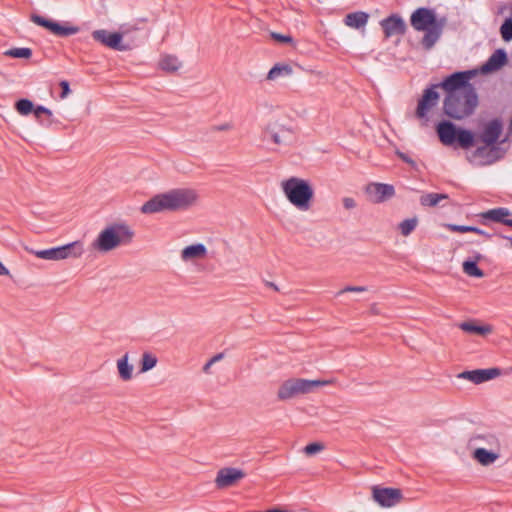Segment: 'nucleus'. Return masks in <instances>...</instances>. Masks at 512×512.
Segmentation results:
<instances>
[{
  "instance_id": "f257e3e1",
  "label": "nucleus",
  "mask_w": 512,
  "mask_h": 512,
  "mask_svg": "<svg viewBox=\"0 0 512 512\" xmlns=\"http://www.w3.org/2000/svg\"><path fill=\"white\" fill-rule=\"evenodd\" d=\"M198 194L189 188H175L151 197L140 208L143 214L185 211L195 205Z\"/></svg>"
},
{
  "instance_id": "f03ea898",
  "label": "nucleus",
  "mask_w": 512,
  "mask_h": 512,
  "mask_svg": "<svg viewBox=\"0 0 512 512\" xmlns=\"http://www.w3.org/2000/svg\"><path fill=\"white\" fill-rule=\"evenodd\" d=\"M135 236L132 228L124 222H114L105 227L93 242L99 252H109L119 246L129 245Z\"/></svg>"
},
{
  "instance_id": "7ed1b4c3",
  "label": "nucleus",
  "mask_w": 512,
  "mask_h": 512,
  "mask_svg": "<svg viewBox=\"0 0 512 512\" xmlns=\"http://www.w3.org/2000/svg\"><path fill=\"white\" fill-rule=\"evenodd\" d=\"M435 130L440 142L445 146L457 144L462 149H470L477 143V135L473 131L458 127L450 120H441Z\"/></svg>"
},
{
  "instance_id": "20e7f679",
  "label": "nucleus",
  "mask_w": 512,
  "mask_h": 512,
  "mask_svg": "<svg viewBox=\"0 0 512 512\" xmlns=\"http://www.w3.org/2000/svg\"><path fill=\"white\" fill-rule=\"evenodd\" d=\"M477 105V92L446 94L443 101V113L450 119L462 120L472 115Z\"/></svg>"
},
{
  "instance_id": "39448f33",
  "label": "nucleus",
  "mask_w": 512,
  "mask_h": 512,
  "mask_svg": "<svg viewBox=\"0 0 512 512\" xmlns=\"http://www.w3.org/2000/svg\"><path fill=\"white\" fill-rule=\"evenodd\" d=\"M282 189L286 198L297 209L307 211L311 207L314 190L307 180L291 177L282 182Z\"/></svg>"
},
{
  "instance_id": "423d86ee",
  "label": "nucleus",
  "mask_w": 512,
  "mask_h": 512,
  "mask_svg": "<svg viewBox=\"0 0 512 512\" xmlns=\"http://www.w3.org/2000/svg\"><path fill=\"white\" fill-rule=\"evenodd\" d=\"M410 25L416 32H443L447 18L429 6L417 7L410 15Z\"/></svg>"
},
{
  "instance_id": "0eeeda50",
  "label": "nucleus",
  "mask_w": 512,
  "mask_h": 512,
  "mask_svg": "<svg viewBox=\"0 0 512 512\" xmlns=\"http://www.w3.org/2000/svg\"><path fill=\"white\" fill-rule=\"evenodd\" d=\"M327 383V381L321 380L290 378L280 385L277 392V398L281 401H286L298 395L311 393L315 388L324 386Z\"/></svg>"
},
{
  "instance_id": "6e6552de",
  "label": "nucleus",
  "mask_w": 512,
  "mask_h": 512,
  "mask_svg": "<svg viewBox=\"0 0 512 512\" xmlns=\"http://www.w3.org/2000/svg\"><path fill=\"white\" fill-rule=\"evenodd\" d=\"M477 74V69L456 71L446 76L437 85H439V87L442 88L446 94L476 92L474 85L471 84L470 81Z\"/></svg>"
},
{
  "instance_id": "1a4fd4ad",
  "label": "nucleus",
  "mask_w": 512,
  "mask_h": 512,
  "mask_svg": "<svg viewBox=\"0 0 512 512\" xmlns=\"http://www.w3.org/2000/svg\"><path fill=\"white\" fill-rule=\"evenodd\" d=\"M84 252L83 243L74 241L62 246L35 251L36 257L45 260H63L69 257H79Z\"/></svg>"
},
{
  "instance_id": "9d476101",
  "label": "nucleus",
  "mask_w": 512,
  "mask_h": 512,
  "mask_svg": "<svg viewBox=\"0 0 512 512\" xmlns=\"http://www.w3.org/2000/svg\"><path fill=\"white\" fill-rule=\"evenodd\" d=\"M30 20L48 32H80L92 29L90 22H85L82 26H76L68 21L58 22L37 13H31Z\"/></svg>"
},
{
  "instance_id": "9b49d317",
  "label": "nucleus",
  "mask_w": 512,
  "mask_h": 512,
  "mask_svg": "<svg viewBox=\"0 0 512 512\" xmlns=\"http://www.w3.org/2000/svg\"><path fill=\"white\" fill-rule=\"evenodd\" d=\"M439 85L431 84L423 90L422 96L418 100L415 110L416 118L423 120V125H427L429 118L428 112L435 107L440 99V94L437 91Z\"/></svg>"
},
{
  "instance_id": "f8f14e48",
  "label": "nucleus",
  "mask_w": 512,
  "mask_h": 512,
  "mask_svg": "<svg viewBox=\"0 0 512 512\" xmlns=\"http://www.w3.org/2000/svg\"><path fill=\"white\" fill-rule=\"evenodd\" d=\"M94 41L117 51H129L137 47L131 34H91Z\"/></svg>"
},
{
  "instance_id": "ddd939ff",
  "label": "nucleus",
  "mask_w": 512,
  "mask_h": 512,
  "mask_svg": "<svg viewBox=\"0 0 512 512\" xmlns=\"http://www.w3.org/2000/svg\"><path fill=\"white\" fill-rule=\"evenodd\" d=\"M372 497L381 507H392L402 500L403 494L398 488L374 486Z\"/></svg>"
},
{
  "instance_id": "4468645a",
  "label": "nucleus",
  "mask_w": 512,
  "mask_h": 512,
  "mask_svg": "<svg viewBox=\"0 0 512 512\" xmlns=\"http://www.w3.org/2000/svg\"><path fill=\"white\" fill-rule=\"evenodd\" d=\"M503 132V122L499 118H494L487 122L481 134L479 135L480 141H482L485 145H493L498 143H504L507 141V138L499 141V138Z\"/></svg>"
},
{
  "instance_id": "2eb2a0df",
  "label": "nucleus",
  "mask_w": 512,
  "mask_h": 512,
  "mask_svg": "<svg viewBox=\"0 0 512 512\" xmlns=\"http://www.w3.org/2000/svg\"><path fill=\"white\" fill-rule=\"evenodd\" d=\"M365 193L371 202L382 203L395 195V188L391 184L372 182L365 187Z\"/></svg>"
},
{
  "instance_id": "dca6fc26",
  "label": "nucleus",
  "mask_w": 512,
  "mask_h": 512,
  "mask_svg": "<svg viewBox=\"0 0 512 512\" xmlns=\"http://www.w3.org/2000/svg\"><path fill=\"white\" fill-rule=\"evenodd\" d=\"M246 473L239 468L224 467L218 470L215 485L218 489H224L235 485L243 479Z\"/></svg>"
},
{
  "instance_id": "f3484780",
  "label": "nucleus",
  "mask_w": 512,
  "mask_h": 512,
  "mask_svg": "<svg viewBox=\"0 0 512 512\" xmlns=\"http://www.w3.org/2000/svg\"><path fill=\"white\" fill-rule=\"evenodd\" d=\"M502 374V370L497 367L487 369L466 370L457 375L460 379H465L474 384H481L490 381Z\"/></svg>"
},
{
  "instance_id": "a211bd4d",
  "label": "nucleus",
  "mask_w": 512,
  "mask_h": 512,
  "mask_svg": "<svg viewBox=\"0 0 512 512\" xmlns=\"http://www.w3.org/2000/svg\"><path fill=\"white\" fill-rule=\"evenodd\" d=\"M500 144L479 146L474 151L473 156L482 158L484 160L483 165H491L504 158L507 152V149L501 147Z\"/></svg>"
},
{
  "instance_id": "6ab92c4d",
  "label": "nucleus",
  "mask_w": 512,
  "mask_h": 512,
  "mask_svg": "<svg viewBox=\"0 0 512 512\" xmlns=\"http://www.w3.org/2000/svg\"><path fill=\"white\" fill-rule=\"evenodd\" d=\"M511 211L506 207H497L478 214L479 222L488 225L489 222L500 223L512 228V219L508 217Z\"/></svg>"
},
{
  "instance_id": "aec40b11",
  "label": "nucleus",
  "mask_w": 512,
  "mask_h": 512,
  "mask_svg": "<svg viewBox=\"0 0 512 512\" xmlns=\"http://www.w3.org/2000/svg\"><path fill=\"white\" fill-rule=\"evenodd\" d=\"M508 61L507 53L504 49L495 50L492 55L483 63L478 70V73L487 75L501 69Z\"/></svg>"
},
{
  "instance_id": "412c9836",
  "label": "nucleus",
  "mask_w": 512,
  "mask_h": 512,
  "mask_svg": "<svg viewBox=\"0 0 512 512\" xmlns=\"http://www.w3.org/2000/svg\"><path fill=\"white\" fill-rule=\"evenodd\" d=\"M382 32H407V24L399 13H391L379 21Z\"/></svg>"
},
{
  "instance_id": "4be33fe9",
  "label": "nucleus",
  "mask_w": 512,
  "mask_h": 512,
  "mask_svg": "<svg viewBox=\"0 0 512 512\" xmlns=\"http://www.w3.org/2000/svg\"><path fill=\"white\" fill-rule=\"evenodd\" d=\"M369 18V13L365 11H354L347 13L343 19V22L346 26L352 29L364 30Z\"/></svg>"
},
{
  "instance_id": "5701e85b",
  "label": "nucleus",
  "mask_w": 512,
  "mask_h": 512,
  "mask_svg": "<svg viewBox=\"0 0 512 512\" xmlns=\"http://www.w3.org/2000/svg\"><path fill=\"white\" fill-rule=\"evenodd\" d=\"M484 258L479 252H474L473 258H468L462 263L463 272L474 278H483L485 276L484 271L479 268L478 262Z\"/></svg>"
},
{
  "instance_id": "b1692460",
  "label": "nucleus",
  "mask_w": 512,
  "mask_h": 512,
  "mask_svg": "<svg viewBox=\"0 0 512 512\" xmlns=\"http://www.w3.org/2000/svg\"><path fill=\"white\" fill-rule=\"evenodd\" d=\"M207 254V248L202 243H196L186 246L181 251V258L183 261H189L193 259L203 258Z\"/></svg>"
},
{
  "instance_id": "393cba45",
  "label": "nucleus",
  "mask_w": 512,
  "mask_h": 512,
  "mask_svg": "<svg viewBox=\"0 0 512 512\" xmlns=\"http://www.w3.org/2000/svg\"><path fill=\"white\" fill-rule=\"evenodd\" d=\"M158 67L167 73H175L182 67V62L175 55L163 54L159 59Z\"/></svg>"
},
{
  "instance_id": "a878e982",
  "label": "nucleus",
  "mask_w": 512,
  "mask_h": 512,
  "mask_svg": "<svg viewBox=\"0 0 512 512\" xmlns=\"http://www.w3.org/2000/svg\"><path fill=\"white\" fill-rule=\"evenodd\" d=\"M472 456L481 465L489 466L499 458V453L479 447L473 451Z\"/></svg>"
},
{
  "instance_id": "bb28decb",
  "label": "nucleus",
  "mask_w": 512,
  "mask_h": 512,
  "mask_svg": "<svg viewBox=\"0 0 512 512\" xmlns=\"http://www.w3.org/2000/svg\"><path fill=\"white\" fill-rule=\"evenodd\" d=\"M459 328L466 333L477 335H486L492 332V327L490 325H479L473 320L460 323Z\"/></svg>"
},
{
  "instance_id": "cd10ccee",
  "label": "nucleus",
  "mask_w": 512,
  "mask_h": 512,
  "mask_svg": "<svg viewBox=\"0 0 512 512\" xmlns=\"http://www.w3.org/2000/svg\"><path fill=\"white\" fill-rule=\"evenodd\" d=\"M293 72L291 65L286 63H276L268 72L266 79L274 81L280 77L290 76Z\"/></svg>"
},
{
  "instance_id": "c85d7f7f",
  "label": "nucleus",
  "mask_w": 512,
  "mask_h": 512,
  "mask_svg": "<svg viewBox=\"0 0 512 512\" xmlns=\"http://www.w3.org/2000/svg\"><path fill=\"white\" fill-rule=\"evenodd\" d=\"M446 228L450 230L451 232H457V233H476L478 235L484 236L487 239L492 238V234L486 232L485 230L476 227V226H470V225H458V224H447Z\"/></svg>"
},
{
  "instance_id": "c756f323",
  "label": "nucleus",
  "mask_w": 512,
  "mask_h": 512,
  "mask_svg": "<svg viewBox=\"0 0 512 512\" xmlns=\"http://www.w3.org/2000/svg\"><path fill=\"white\" fill-rule=\"evenodd\" d=\"M117 369L122 380L128 381L132 378L133 365L129 363L128 353L118 359Z\"/></svg>"
},
{
  "instance_id": "7c9ffc66",
  "label": "nucleus",
  "mask_w": 512,
  "mask_h": 512,
  "mask_svg": "<svg viewBox=\"0 0 512 512\" xmlns=\"http://www.w3.org/2000/svg\"><path fill=\"white\" fill-rule=\"evenodd\" d=\"M448 198V194L445 193H426L420 197L419 201L422 206L435 207L441 200Z\"/></svg>"
},
{
  "instance_id": "2f4dec72",
  "label": "nucleus",
  "mask_w": 512,
  "mask_h": 512,
  "mask_svg": "<svg viewBox=\"0 0 512 512\" xmlns=\"http://www.w3.org/2000/svg\"><path fill=\"white\" fill-rule=\"evenodd\" d=\"M280 131L283 134L282 136L280 135L279 132L275 131L274 128L271 127V125H267L265 128V133H269L272 141L277 145L286 143L288 136H290L292 133L290 129L284 127H282Z\"/></svg>"
},
{
  "instance_id": "473e14b6",
  "label": "nucleus",
  "mask_w": 512,
  "mask_h": 512,
  "mask_svg": "<svg viewBox=\"0 0 512 512\" xmlns=\"http://www.w3.org/2000/svg\"><path fill=\"white\" fill-rule=\"evenodd\" d=\"M15 109L20 115L27 116L31 113L34 114L35 105L31 100L27 98H21L16 101Z\"/></svg>"
},
{
  "instance_id": "72a5a7b5",
  "label": "nucleus",
  "mask_w": 512,
  "mask_h": 512,
  "mask_svg": "<svg viewBox=\"0 0 512 512\" xmlns=\"http://www.w3.org/2000/svg\"><path fill=\"white\" fill-rule=\"evenodd\" d=\"M157 357L149 352H145L140 360V371L147 372L153 369L157 364Z\"/></svg>"
},
{
  "instance_id": "f704fd0d",
  "label": "nucleus",
  "mask_w": 512,
  "mask_h": 512,
  "mask_svg": "<svg viewBox=\"0 0 512 512\" xmlns=\"http://www.w3.org/2000/svg\"><path fill=\"white\" fill-rule=\"evenodd\" d=\"M4 55L12 58L29 59L32 56V50L27 47L11 48L5 51Z\"/></svg>"
},
{
  "instance_id": "c9c22d12",
  "label": "nucleus",
  "mask_w": 512,
  "mask_h": 512,
  "mask_svg": "<svg viewBox=\"0 0 512 512\" xmlns=\"http://www.w3.org/2000/svg\"><path fill=\"white\" fill-rule=\"evenodd\" d=\"M417 224H418L417 217L408 218V219L403 220L399 224L400 233L403 236H409L415 230Z\"/></svg>"
},
{
  "instance_id": "e433bc0d",
  "label": "nucleus",
  "mask_w": 512,
  "mask_h": 512,
  "mask_svg": "<svg viewBox=\"0 0 512 512\" xmlns=\"http://www.w3.org/2000/svg\"><path fill=\"white\" fill-rule=\"evenodd\" d=\"M476 440H481V441H484L485 444H487L489 447L493 448V447H499V441L497 439V437L493 434H476L474 435L471 439H470V442L472 441H476Z\"/></svg>"
},
{
  "instance_id": "4c0bfd02",
  "label": "nucleus",
  "mask_w": 512,
  "mask_h": 512,
  "mask_svg": "<svg viewBox=\"0 0 512 512\" xmlns=\"http://www.w3.org/2000/svg\"><path fill=\"white\" fill-rule=\"evenodd\" d=\"M441 34H424L421 44L425 50H430L438 41Z\"/></svg>"
},
{
  "instance_id": "58836bf2",
  "label": "nucleus",
  "mask_w": 512,
  "mask_h": 512,
  "mask_svg": "<svg viewBox=\"0 0 512 512\" xmlns=\"http://www.w3.org/2000/svg\"><path fill=\"white\" fill-rule=\"evenodd\" d=\"M270 36L274 42L289 44L292 47H295V40L290 34H270Z\"/></svg>"
},
{
  "instance_id": "ea45409f",
  "label": "nucleus",
  "mask_w": 512,
  "mask_h": 512,
  "mask_svg": "<svg viewBox=\"0 0 512 512\" xmlns=\"http://www.w3.org/2000/svg\"><path fill=\"white\" fill-rule=\"evenodd\" d=\"M42 115H46L47 118L50 119L52 117V111L50 109H48L47 107L42 106V105L35 106L34 116L36 117V119L41 124H44L42 119H41ZM48 124H50V120H48Z\"/></svg>"
},
{
  "instance_id": "a19ab883",
  "label": "nucleus",
  "mask_w": 512,
  "mask_h": 512,
  "mask_svg": "<svg viewBox=\"0 0 512 512\" xmlns=\"http://www.w3.org/2000/svg\"><path fill=\"white\" fill-rule=\"evenodd\" d=\"M325 446L321 442H311L304 447V452L308 456L315 455L316 453L324 450Z\"/></svg>"
},
{
  "instance_id": "79ce46f5",
  "label": "nucleus",
  "mask_w": 512,
  "mask_h": 512,
  "mask_svg": "<svg viewBox=\"0 0 512 512\" xmlns=\"http://www.w3.org/2000/svg\"><path fill=\"white\" fill-rule=\"evenodd\" d=\"M143 29H144V27H139L136 25L128 26V27H126V25H123L120 27V29L117 32H135L137 30H143ZM92 32L105 33V32H110V31L107 29H94ZM113 32H116V31L114 30Z\"/></svg>"
},
{
  "instance_id": "37998d69",
  "label": "nucleus",
  "mask_w": 512,
  "mask_h": 512,
  "mask_svg": "<svg viewBox=\"0 0 512 512\" xmlns=\"http://www.w3.org/2000/svg\"><path fill=\"white\" fill-rule=\"evenodd\" d=\"M499 32H512V2L510 5V14L502 22Z\"/></svg>"
},
{
  "instance_id": "c03bdc74",
  "label": "nucleus",
  "mask_w": 512,
  "mask_h": 512,
  "mask_svg": "<svg viewBox=\"0 0 512 512\" xmlns=\"http://www.w3.org/2000/svg\"><path fill=\"white\" fill-rule=\"evenodd\" d=\"M224 357V354L223 353H218L216 355H214L204 366H203V372L208 374L209 373V370H210V367L212 365H214V363L220 361L222 358Z\"/></svg>"
},
{
  "instance_id": "a18cd8bd",
  "label": "nucleus",
  "mask_w": 512,
  "mask_h": 512,
  "mask_svg": "<svg viewBox=\"0 0 512 512\" xmlns=\"http://www.w3.org/2000/svg\"><path fill=\"white\" fill-rule=\"evenodd\" d=\"M395 153L403 162L407 163L412 168L416 167V162L408 154L400 151L399 149H397Z\"/></svg>"
},
{
  "instance_id": "49530a36",
  "label": "nucleus",
  "mask_w": 512,
  "mask_h": 512,
  "mask_svg": "<svg viewBox=\"0 0 512 512\" xmlns=\"http://www.w3.org/2000/svg\"><path fill=\"white\" fill-rule=\"evenodd\" d=\"M59 86L61 88L60 98L64 99L71 92L70 84H69V82L67 80H62V81H60Z\"/></svg>"
},
{
  "instance_id": "de8ad7c7",
  "label": "nucleus",
  "mask_w": 512,
  "mask_h": 512,
  "mask_svg": "<svg viewBox=\"0 0 512 512\" xmlns=\"http://www.w3.org/2000/svg\"><path fill=\"white\" fill-rule=\"evenodd\" d=\"M366 290L367 287L365 286H346L338 292V295H341L346 292H364Z\"/></svg>"
},
{
  "instance_id": "09e8293b",
  "label": "nucleus",
  "mask_w": 512,
  "mask_h": 512,
  "mask_svg": "<svg viewBox=\"0 0 512 512\" xmlns=\"http://www.w3.org/2000/svg\"><path fill=\"white\" fill-rule=\"evenodd\" d=\"M400 35L401 34H384V37H383V42H392L394 43L395 45H397L399 42H400Z\"/></svg>"
},
{
  "instance_id": "8fccbe9b",
  "label": "nucleus",
  "mask_w": 512,
  "mask_h": 512,
  "mask_svg": "<svg viewBox=\"0 0 512 512\" xmlns=\"http://www.w3.org/2000/svg\"><path fill=\"white\" fill-rule=\"evenodd\" d=\"M342 202H343V206H344V208H345V209L350 210V209H353V208H355V207H356V202H355V200H354L353 198H351V197H345V198H343Z\"/></svg>"
},
{
  "instance_id": "3c124183",
  "label": "nucleus",
  "mask_w": 512,
  "mask_h": 512,
  "mask_svg": "<svg viewBox=\"0 0 512 512\" xmlns=\"http://www.w3.org/2000/svg\"><path fill=\"white\" fill-rule=\"evenodd\" d=\"M231 128H232L231 124L224 123V124H220V125H215L211 129H212V131H226V130H230Z\"/></svg>"
},
{
  "instance_id": "603ef678",
  "label": "nucleus",
  "mask_w": 512,
  "mask_h": 512,
  "mask_svg": "<svg viewBox=\"0 0 512 512\" xmlns=\"http://www.w3.org/2000/svg\"><path fill=\"white\" fill-rule=\"evenodd\" d=\"M7 275H9V270L0 261V276H7Z\"/></svg>"
},
{
  "instance_id": "864d4df0",
  "label": "nucleus",
  "mask_w": 512,
  "mask_h": 512,
  "mask_svg": "<svg viewBox=\"0 0 512 512\" xmlns=\"http://www.w3.org/2000/svg\"><path fill=\"white\" fill-rule=\"evenodd\" d=\"M503 40L505 42H511L512 41V34H501Z\"/></svg>"
},
{
  "instance_id": "5fc2aeb1",
  "label": "nucleus",
  "mask_w": 512,
  "mask_h": 512,
  "mask_svg": "<svg viewBox=\"0 0 512 512\" xmlns=\"http://www.w3.org/2000/svg\"><path fill=\"white\" fill-rule=\"evenodd\" d=\"M266 285L278 291V287L273 282H266Z\"/></svg>"
},
{
  "instance_id": "6e6d98bb",
  "label": "nucleus",
  "mask_w": 512,
  "mask_h": 512,
  "mask_svg": "<svg viewBox=\"0 0 512 512\" xmlns=\"http://www.w3.org/2000/svg\"><path fill=\"white\" fill-rule=\"evenodd\" d=\"M500 237L509 240L511 243V247H512V237L504 236V235H500Z\"/></svg>"
},
{
  "instance_id": "4d7b16f0",
  "label": "nucleus",
  "mask_w": 512,
  "mask_h": 512,
  "mask_svg": "<svg viewBox=\"0 0 512 512\" xmlns=\"http://www.w3.org/2000/svg\"><path fill=\"white\" fill-rule=\"evenodd\" d=\"M505 9H506V6H502V7H500V9H499L498 13H499V14H502V13L504 12V10H505Z\"/></svg>"
},
{
  "instance_id": "13d9d810",
  "label": "nucleus",
  "mask_w": 512,
  "mask_h": 512,
  "mask_svg": "<svg viewBox=\"0 0 512 512\" xmlns=\"http://www.w3.org/2000/svg\"><path fill=\"white\" fill-rule=\"evenodd\" d=\"M60 36H68L69 34L67 33H64V34H59Z\"/></svg>"
}]
</instances>
